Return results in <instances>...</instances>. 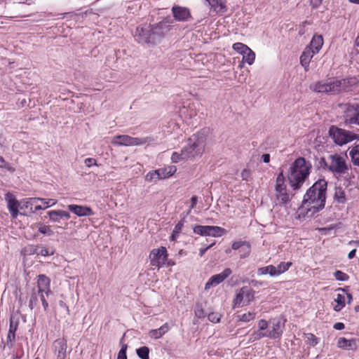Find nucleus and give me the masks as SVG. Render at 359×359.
<instances>
[{"mask_svg":"<svg viewBox=\"0 0 359 359\" xmlns=\"http://www.w3.org/2000/svg\"><path fill=\"white\" fill-rule=\"evenodd\" d=\"M168 254L165 247L153 249L149 254L150 265L160 269L165 265Z\"/></svg>","mask_w":359,"mask_h":359,"instance_id":"nucleus-9","label":"nucleus"},{"mask_svg":"<svg viewBox=\"0 0 359 359\" xmlns=\"http://www.w3.org/2000/svg\"><path fill=\"white\" fill-rule=\"evenodd\" d=\"M39 201L41 203L43 208H44V210L55 205L57 202V201L54 198H43L38 197L29 198L26 199L25 206L27 208L29 205H32L34 204H36Z\"/></svg>","mask_w":359,"mask_h":359,"instance_id":"nucleus-21","label":"nucleus"},{"mask_svg":"<svg viewBox=\"0 0 359 359\" xmlns=\"http://www.w3.org/2000/svg\"><path fill=\"white\" fill-rule=\"evenodd\" d=\"M261 160L265 163H268L270 161V155L269 154H264L262 156Z\"/></svg>","mask_w":359,"mask_h":359,"instance_id":"nucleus-63","label":"nucleus"},{"mask_svg":"<svg viewBox=\"0 0 359 359\" xmlns=\"http://www.w3.org/2000/svg\"><path fill=\"white\" fill-rule=\"evenodd\" d=\"M345 296L341 294H337L336 298L334 300L335 304L333 309L335 311H340L345 306Z\"/></svg>","mask_w":359,"mask_h":359,"instance_id":"nucleus-34","label":"nucleus"},{"mask_svg":"<svg viewBox=\"0 0 359 359\" xmlns=\"http://www.w3.org/2000/svg\"><path fill=\"white\" fill-rule=\"evenodd\" d=\"M59 213L60 215V218H65L67 219L70 218V214L66 211L59 210Z\"/></svg>","mask_w":359,"mask_h":359,"instance_id":"nucleus-60","label":"nucleus"},{"mask_svg":"<svg viewBox=\"0 0 359 359\" xmlns=\"http://www.w3.org/2000/svg\"><path fill=\"white\" fill-rule=\"evenodd\" d=\"M334 199L339 203H344L346 201V195L341 188H337L335 189Z\"/></svg>","mask_w":359,"mask_h":359,"instance_id":"nucleus-38","label":"nucleus"},{"mask_svg":"<svg viewBox=\"0 0 359 359\" xmlns=\"http://www.w3.org/2000/svg\"><path fill=\"white\" fill-rule=\"evenodd\" d=\"M151 141L150 137H133L128 135L114 136L111 143L114 146L132 147L142 145Z\"/></svg>","mask_w":359,"mask_h":359,"instance_id":"nucleus-6","label":"nucleus"},{"mask_svg":"<svg viewBox=\"0 0 359 359\" xmlns=\"http://www.w3.org/2000/svg\"><path fill=\"white\" fill-rule=\"evenodd\" d=\"M242 55L243 62H245L249 65H252L255 62V53L252 49L248 48Z\"/></svg>","mask_w":359,"mask_h":359,"instance_id":"nucleus-35","label":"nucleus"},{"mask_svg":"<svg viewBox=\"0 0 359 359\" xmlns=\"http://www.w3.org/2000/svg\"><path fill=\"white\" fill-rule=\"evenodd\" d=\"M5 201L7 203V208L13 219L18 217L19 215V202L15 196L11 193H7L5 196Z\"/></svg>","mask_w":359,"mask_h":359,"instance_id":"nucleus-15","label":"nucleus"},{"mask_svg":"<svg viewBox=\"0 0 359 359\" xmlns=\"http://www.w3.org/2000/svg\"><path fill=\"white\" fill-rule=\"evenodd\" d=\"M231 248L234 250H239L241 248H245L244 253L240 254L241 258H245L248 257L250 253V245L248 243L244 241L233 242L231 245Z\"/></svg>","mask_w":359,"mask_h":359,"instance_id":"nucleus-31","label":"nucleus"},{"mask_svg":"<svg viewBox=\"0 0 359 359\" xmlns=\"http://www.w3.org/2000/svg\"><path fill=\"white\" fill-rule=\"evenodd\" d=\"M316 55L310 48H305L300 57V63L306 72L309 69V64L313 57Z\"/></svg>","mask_w":359,"mask_h":359,"instance_id":"nucleus-27","label":"nucleus"},{"mask_svg":"<svg viewBox=\"0 0 359 359\" xmlns=\"http://www.w3.org/2000/svg\"><path fill=\"white\" fill-rule=\"evenodd\" d=\"M312 168L311 163L303 157H299L292 163L287 180L293 190L300 189L309 177Z\"/></svg>","mask_w":359,"mask_h":359,"instance_id":"nucleus-2","label":"nucleus"},{"mask_svg":"<svg viewBox=\"0 0 359 359\" xmlns=\"http://www.w3.org/2000/svg\"><path fill=\"white\" fill-rule=\"evenodd\" d=\"M18 321L14 320L13 318H10L9 329L6 337V344L9 348H12L15 341V332L18 327Z\"/></svg>","mask_w":359,"mask_h":359,"instance_id":"nucleus-19","label":"nucleus"},{"mask_svg":"<svg viewBox=\"0 0 359 359\" xmlns=\"http://www.w3.org/2000/svg\"><path fill=\"white\" fill-rule=\"evenodd\" d=\"M194 313L196 317L198 318H202L205 317V312L201 305L197 304L194 309Z\"/></svg>","mask_w":359,"mask_h":359,"instance_id":"nucleus-50","label":"nucleus"},{"mask_svg":"<svg viewBox=\"0 0 359 359\" xmlns=\"http://www.w3.org/2000/svg\"><path fill=\"white\" fill-rule=\"evenodd\" d=\"M196 234L201 236L220 237L226 233V231L217 226L196 225L193 228Z\"/></svg>","mask_w":359,"mask_h":359,"instance_id":"nucleus-11","label":"nucleus"},{"mask_svg":"<svg viewBox=\"0 0 359 359\" xmlns=\"http://www.w3.org/2000/svg\"><path fill=\"white\" fill-rule=\"evenodd\" d=\"M358 80L356 77H348L343 79H338V84L340 92H348L354 90L358 86Z\"/></svg>","mask_w":359,"mask_h":359,"instance_id":"nucleus-18","label":"nucleus"},{"mask_svg":"<svg viewBox=\"0 0 359 359\" xmlns=\"http://www.w3.org/2000/svg\"><path fill=\"white\" fill-rule=\"evenodd\" d=\"M263 337H267V332H263L260 330H256L253 332L250 336L249 340L250 341H255L259 340Z\"/></svg>","mask_w":359,"mask_h":359,"instance_id":"nucleus-41","label":"nucleus"},{"mask_svg":"<svg viewBox=\"0 0 359 359\" xmlns=\"http://www.w3.org/2000/svg\"><path fill=\"white\" fill-rule=\"evenodd\" d=\"M259 330L264 331L268 327V323L266 320L262 319L258 322Z\"/></svg>","mask_w":359,"mask_h":359,"instance_id":"nucleus-56","label":"nucleus"},{"mask_svg":"<svg viewBox=\"0 0 359 359\" xmlns=\"http://www.w3.org/2000/svg\"><path fill=\"white\" fill-rule=\"evenodd\" d=\"M212 246V244L205 248H201L199 250V255L201 257H202L205 254V252L207 251V250L209 249L210 248H211Z\"/></svg>","mask_w":359,"mask_h":359,"instance_id":"nucleus-64","label":"nucleus"},{"mask_svg":"<svg viewBox=\"0 0 359 359\" xmlns=\"http://www.w3.org/2000/svg\"><path fill=\"white\" fill-rule=\"evenodd\" d=\"M184 224V219H181L174 227L171 234V240L175 241L181 233Z\"/></svg>","mask_w":359,"mask_h":359,"instance_id":"nucleus-36","label":"nucleus"},{"mask_svg":"<svg viewBox=\"0 0 359 359\" xmlns=\"http://www.w3.org/2000/svg\"><path fill=\"white\" fill-rule=\"evenodd\" d=\"M160 180L158 170L150 171L145 176V180L149 182H156Z\"/></svg>","mask_w":359,"mask_h":359,"instance_id":"nucleus-39","label":"nucleus"},{"mask_svg":"<svg viewBox=\"0 0 359 359\" xmlns=\"http://www.w3.org/2000/svg\"><path fill=\"white\" fill-rule=\"evenodd\" d=\"M187 158H184L182 156V150L180 152L175 151L171 156V161L172 163H178L180 161H187Z\"/></svg>","mask_w":359,"mask_h":359,"instance_id":"nucleus-46","label":"nucleus"},{"mask_svg":"<svg viewBox=\"0 0 359 359\" xmlns=\"http://www.w3.org/2000/svg\"><path fill=\"white\" fill-rule=\"evenodd\" d=\"M128 346L125 344L121 345V350L118 353L117 359H127L126 351Z\"/></svg>","mask_w":359,"mask_h":359,"instance_id":"nucleus-51","label":"nucleus"},{"mask_svg":"<svg viewBox=\"0 0 359 359\" xmlns=\"http://www.w3.org/2000/svg\"><path fill=\"white\" fill-rule=\"evenodd\" d=\"M322 1L323 0H311L310 5L313 8H317L321 5Z\"/></svg>","mask_w":359,"mask_h":359,"instance_id":"nucleus-59","label":"nucleus"},{"mask_svg":"<svg viewBox=\"0 0 359 359\" xmlns=\"http://www.w3.org/2000/svg\"><path fill=\"white\" fill-rule=\"evenodd\" d=\"M305 340L307 344L314 346L318 344V338L312 333H306L304 334Z\"/></svg>","mask_w":359,"mask_h":359,"instance_id":"nucleus-43","label":"nucleus"},{"mask_svg":"<svg viewBox=\"0 0 359 359\" xmlns=\"http://www.w3.org/2000/svg\"><path fill=\"white\" fill-rule=\"evenodd\" d=\"M232 273V271L229 268L224 269L222 272L218 274L212 276L205 285V290H208L212 287H215L222 283L226 278H227Z\"/></svg>","mask_w":359,"mask_h":359,"instance_id":"nucleus-13","label":"nucleus"},{"mask_svg":"<svg viewBox=\"0 0 359 359\" xmlns=\"http://www.w3.org/2000/svg\"><path fill=\"white\" fill-rule=\"evenodd\" d=\"M248 48H250L247 45L240 42L235 43L233 45V49L241 55H243Z\"/></svg>","mask_w":359,"mask_h":359,"instance_id":"nucleus-44","label":"nucleus"},{"mask_svg":"<svg viewBox=\"0 0 359 359\" xmlns=\"http://www.w3.org/2000/svg\"><path fill=\"white\" fill-rule=\"evenodd\" d=\"M345 123L346 124H356L359 126V105H351L347 107L345 115Z\"/></svg>","mask_w":359,"mask_h":359,"instance_id":"nucleus-16","label":"nucleus"},{"mask_svg":"<svg viewBox=\"0 0 359 359\" xmlns=\"http://www.w3.org/2000/svg\"><path fill=\"white\" fill-rule=\"evenodd\" d=\"M359 340L356 339H348L345 337H340L337 341V346L345 350L355 351L358 348Z\"/></svg>","mask_w":359,"mask_h":359,"instance_id":"nucleus-25","label":"nucleus"},{"mask_svg":"<svg viewBox=\"0 0 359 359\" xmlns=\"http://www.w3.org/2000/svg\"><path fill=\"white\" fill-rule=\"evenodd\" d=\"M272 323V327L267 331V337L271 339L279 338L283 332L284 322L280 318H275Z\"/></svg>","mask_w":359,"mask_h":359,"instance_id":"nucleus-17","label":"nucleus"},{"mask_svg":"<svg viewBox=\"0 0 359 359\" xmlns=\"http://www.w3.org/2000/svg\"><path fill=\"white\" fill-rule=\"evenodd\" d=\"M197 202H198V198L197 196H193L191 198V205H190V208L191 209H193L195 208V206L197 204Z\"/></svg>","mask_w":359,"mask_h":359,"instance_id":"nucleus-61","label":"nucleus"},{"mask_svg":"<svg viewBox=\"0 0 359 359\" xmlns=\"http://www.w3.org/2000/svg\"><path fill=\"white\" fill-rule=\"evenodd\" d=\"M324 41L322 35L315 34L313 36L311 41L307 48H310L316 54H318L323 47Z\"/></svg>","mask_w":359,"mask_h":359,"instance_id":"nucleus-26","label":"nucleus"},{"mask_svg":"<svg viewBox=\"0 0 359 359\" xmlns=\"http://www.w3.org/2000/svg\"><path fill=\"white\" fill-rule=\"evenodd\" d=\"M170 22L169 20H163L156 25H151L152 34L154 36L155 41L163 37L171 29Z\"/></svg>","mask_w":359,"mask_h":359,"instance_id":"nucleus-14","label":"nucleus"},{"mask_svg":"<svg viewBox=\"0 0 359 359\" xmlns=\"http://www.w3.org/2000/svg\"><path fill=\"white\" fill-rule=\"evenodd\" d=\"M161 180L167 179L172 176L177 171L175 165H167L163 168L157 169Z\"/></svg>","mask_w":359,"mask_h":359,"instance_id":"nucleus-29","label":"nucleus"},{"mask_svg":"<svg viewBox=\"0 0 359 359\" xmlns=\"http://www.w3.org/2000/svg\"><path fill=\"white\" fill-rule=\"evenodd\" d=\"M172 12L175 19L177 21H187L191 17L189 9L185 7L174 6Z\"/></svg>","mask_w":359,"mask_h":359,"instance_id":"nucleus-20","label":"nucleus"},{"mask_svg":"<svg viewBox=\"0 0 359 359\" xmlns=\"http://www.w3.org/2000/svg\"><path fill=\"white\" fill-rule=\"evenodd\" d=\"M48 215L50 217V220L53 222H58L60 221V215L58 210H50L48 212Z\"/></svg>","mask_w":359,"mask_h":359,"instance_id":"nucleus-47","label":"nucleus"},{"mask_svg":"<svg viewBox=\"0 0 359 359\" xmlns=\"http://www.w3.org/2000/svg\"><path fill=\"white\" fill-rule=\"evenodd\" d=\"M84 163L87 167H90L93 165H97L96 160L93 158H86Z\"/></svg>","mask_w":359,"mask_h":359,"instance_id":"nucleus-57","label":"nucleus"},{"mask_svg":"<svg viewBox=\"0 0 359 359\" xmlns=\"http://www.w3.org/2000/svg\"><path fill=\"white\" fill-rule=\"evenodd\" d=\"M348 153L353 165L359 167V144L349 148Z\"/></svg>","mask_w":359,"mask_h":359,"instance_id":"nucleus-33","label":"nucleus"},{"mask_svg":"<svg viewBox=\"0 0 359 359\" xmlns=\"http://www.w3.org/2000/svg\"><path fill=\"white\" fill-rule=\"evenodd\" d=\"M310 88L317 93H330L332 94L340 93L338 79L320 81L311 85Z\"/></svg>","mask_w":359,"mask_h":359,"instance_id":"nucleus-8","label":"nucleus"},{"mask_svg":"<svg viewBox=\"0 0 359 359\" xmlns=\"http://www.w3.org/2000/svg\"><path fill=\"white\" fill-rule=\"evenodd\" d=\"M319 166L323 168H327L329 170V157L326 160L324 158H321L318 162Z\"/></svg>","mask_w":359,"mask_h":359,"instance_id":"nucleus-55","label":"nucleus"},{"mask_svg":"<svg viewBox=\"0 0 359 359\" xmlns=\"http://www.w3.org/2000/svg\"><path fill=\"white\" fill-rule=\"evenodd\" d=\"M327 186L325 180L320 179L306 191L298 209L299 216L310 217L324 208Z\"/></svg>","mask_w":359,"mask_h":359,"instance_id":"nucleus-1","label":"nucleus"},{"mask_svg":"<svg viewBox=\"0 0 359 359\" xmlns=\"http://www.w3.org/2000/svg\"><path fill=\"white\" fill-rule=\"evenodd\" d=\"M36 253L38 255H41V256L46 257V256H49L50 255H53V251L50 252L49 250L43 248H41L39 250V251L37 252Z\"/></svg>","mask_w":359,"mask_h":359,"instance_id":"nucleus-58","label":"nucleus"},{"mask_svg":"<svg viewBox=\"0 0 359 359\" xmlns=\"http://www.w3.org/2000/svg\"><path fill=\"white\" fill-rule=\"evenodd\" d=\"M137 355L141 359H149V348L147 346H142L136 350Z\"/></svg>","mask_w":359,"mask_h":359,"instance_id":"nucleus-40","label":"nucleus"},{"mask_svg":"<svg viewBox=\"0 0 359 359\" xmlns=\"http://www.w3.org/2000/svg\"><path fill=\"white\" fill-rule=\"evenodd\" d=\"M153 30L151 25H144L137 27L135 32V36L140 43H156L154 36L152 34Z\"/></svg>","mask_w":359,"mask_h":359,"instance_id":"nucleus-12","label":"nucleus"},{"mask_svg":"<svg viewBox=\"0 0 359 359\" xmlns=\"http://www.w3.org/2000/svg\"><path fill=\"white\" fill-rule=\"evenodd\" d=\"M329 134L334 142L340 146L357 139V135L355 133L335 126L330 128Z\"/></svg>","mask_w":359,"mask_h":359,"instance_id":"nucleus-7","label":"nucleus"},{"mask_svg":"<svg viewBox=\"0 0 359 359\" xmlns=\"http://www.w3.org/2000/svg\"><path fill=\"white\" fill-rule=\"evenodd\" d=\"M333 327H334L335 330H341L344 329L345 325H344V324L343 323H340V322H339V323H336L334 325Z\"/></svg>","mask_w":359,"mask_h":359,"instance_id":"nucleus-62","label":"nucleus"},{"mask_svg":"<svg viewBox=\"0 0 359 359\" xmlns=\"http://www.w3.org/2000/svg\"><path fill=\"white\" fill-rule=\"evenodd\" d=\"M205 142L206 137L203 132L193 135L189 139L187 145L182 149V156L187 160L201 156L205 151Z\"/></svg>","mask_w":359,"mask_h":359,"instance_id":"nucleus-3","label":"nucleus"},{"mask_svg":"<svg viewBox=\"0 0 359 359\" xmlns=\"http://www.w3.org/2000/svg\"><path fill=\"white\" fill-rule=\"evenodd\" d=\"M270 275L271 276H277L276 266L273 265H268L266 266L260 267L257 269L258 276Z\"/></svg>","mask_w":359,"mask_h":359,"instance_id":"nucleus-32","label":"nucleus"},{"mask_svg":"<svg viewBox=\"0 0 359 359\" xmlns=\"http://www.w3.org/2000/svg\"><path fill=\"white\" fill-rule=\"evenodd\" d=\"M170 330L168 323H165L158 329L151 330L149 336L154 339H158L167 333Z\"/></svg>","mask_w":359,"mask_h":359,"instance_id":"nucleus-28","label":"nucleus"},{"mask_svg":"<svg viewBox=\"0 0 359 359\" xmlns=\"http://www.w3.org/2000/svg\"><path fill=\"white\" fill-rule=\"evenodd\" d=\"M37 302H38V299L36 297V294L35 292H34L32 294L30 299H29V306L30 307V309H33L34 307L37 304Z\"/></svg>","mask_w":359,"mask_h":359,"instance_id":"nucleus-54","label":"nucleus"},{"mask_svg":"<svg viewBox=\"0 0 359 359\" xmlns=\"http://www.w3.org/2000/svg\"><path fill=\"white\" fill-rule=\"evenodd\" d=\"M37 292L40 297V299L41 301L42 306H43L44 310L46 311L48 308V303L45 298L46 293H45V292H40V291H37Z\"/></svg>","mask_w":359,"mask_h":359,"instance_id":"nucleus-53","label":"nucleus"},{"mask_svg":"<svg viewBox=\"0 0 359 359\" xmlns=\"http://www.w3.org/2000/svg\"><path fill=\"white\" fill-rule=\"evenodd\" d=\"M239 320L247 323L253 320L255 318V313L252 312H248L238 316Z\"/></svg>","mask_w":359,"mask_h":359,"instance_id":"nucleus-45","label":"nucleus"},{"mask_svg":"<svg viewBox=\"0 0 359 359\" xmlns=\"http://www.w3.org/2000/svg\"><path fill=\"white\" fill-rule=\"evenodd\" d=\"M252 171L249 168H245L241 171V177L243 180L248 181L252 178Z\"/></svg>","mask_w":359,"mask_h":359,"instance_id":"nucleus-48","label":"nucleus"},{"mask_svg":"<svg viewBox=\"0 0 359 359\" xmlns=\"http://www.w3.org/2000/svg\"><path fill=\"white\" fill-rule=\"evenodd\" d=\"M38 291L45 292L46 296H49L52 292L50 290V280L44 274H40L37 277Z\"/></svg>","mask_w":359,"mask_h":359,"instance_id":"nucleus-22","label":"nucleus"},{"mask_svg":"<svg viewBox=\"0 0 359 359\" xmlns=\"http://www.w3.org/2000/svg\"><path fill=\"white\" fill-rule=\"evenodd\" d=\"M39 233L46 236H52L54 232L50 225L41 224L38 229Z\"/></svg>","mask_w":359,"mask_h":359,"instance_id":"nucleus-42","label":"nucleus"},{"mask_svg":"<svg viewBox=\"0 0 359 359\" xmlns=\"http://www.w3.org/2000/svg\"><path fill=\"white\" fill-rule=\"evenodd\" d=\"M334 277L337 280H340V281H345V280H347L348 278V275L341 271H335Z\"/></svg>","mask_w":359,"mask_h":359,"instance_id":"nucleus-52","label":"nucleus"},{"mask_svg":"<svg viewBox=\"0 0 359 359\" xmlns=\"http://www.w3.org/2000/svg\"><path fill=\"white\" fill-rule=\"evenodd\" d=\"M56 359H65L67 342L64 339H56L53 343Z\"/></svg>","mask_w":359,"mask_h":359,"instance_id":"nucleus-24","label":"nucleus"},{"mask_svg":"<svg viewBox=\"0 0 359 359\" xmlns=\"http://www.w3.org/2000/svg\"><path fill=\"white\" fill-rule=\"evenodd\" d=\"M274 190V202L276 205H286L290 201L291 197L287 191L285 177L283 170L276 177Z\"/></svg>","mask_w":359,"mask_h":359,"instance_id":"nucleus-4","label":"nucleus"},{"mask_svg":"<svg viewBox=\"0 0 359 359\" xmlns=\"http://www.w3.org/2000/svg\"><path fill=\"white\" fill-rule=\"evenodd\" d=\"M208 318L210 322L213 323H217L220 320L221 315L218 313L212 312L209 313V315L208 316Z\"/></svg>","mask_w":359,"mask_h":359,"instance_id":"nucleus-49","label":"nucleus"},{"mask_svg":"<svg viewBox=\"0 0 359 359\" xmlns=\"http://www.w3.org/2000/svg\"><path fill=\"white\" fill-rule=\"evenodd\" d=\"M255 292L248 286H243L236 291L233 300V308H241L249 305L255 299Z\"/></svg>","mask_w":359,"mask_h":359,"instance_id":"nucleus-5","label":"nucleus"},{"mask_svg":"<svg viewBox=\"0 0 359 359\" xmlns=\"http://www.w3.org/2000/svg\"><path fill=\"white\" fill-rule=\"evenodd\" d=\"M67 208L78 217L91 216L94 215L93 210L88 206L71 204L67 206Z\"/></svg>","mask_w":359,"mask_h":359,"instance_id":"nucleus-23","label":"nucleus"},{"mask_svg":"<svg viewBox=\"0 0 359 359\" xmlns=\"http://www.w3.org/2000/svg\"><path fill=\"white\" fill-rule=\"evenodd\" d=\"M329 170L333 173L344 174L348 171L346 158L339 154L329 156Z\"/></svg>","mask_w":359,"mask_h":359,"instance_id":"nucleus-10","label":"nucleus"},{"mask_svg":"<svg viewBox=\"0 0 359 359\" xmlns=\"http://www.w3.org/2000/svg\"><path fill=\"white\" fill-rule=\"evenodd\" d=\"M213 11L216 13H224L226 11L224 0H205Z\"/></svg>","mask_w":359,"mask_h":359,"instance_id":"nucleus-30","label":"nucleus"},{"mask_svg":"<svg viewBox=\"0 0 359 359\" xmlns=\"http://www.w3.org/2000/svg\"><path fill=\"white\" fill-rule=\"evenodd\" d=\"M292 264V263L291 262H280L277 266H276L277 276L287 271Z\"/></svg>","mask_w":359,"mask_h":359,"instance_id":"nucleus-37","label":"nucleus"}]
</instances>
